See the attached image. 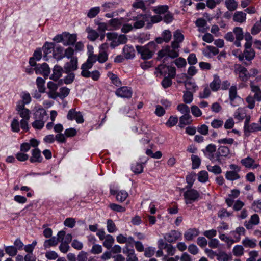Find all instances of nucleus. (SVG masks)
<instances>
[{
    "instance_id": "nucleus-1",
    "label": "nucleus",
    "mask_w": 261,
    "mask_h": 261,
    "mask_svg": "<svg viewBox=\"0 0 261 261\" xmlns=\"http://www.w3.org/2000/svg\"><path fill=\"white\" fill-rule=\"evenodd\" d=\"M18 114L22 118L20 121V125L22 129L28 131L29 129L28 121L30 119V111L24 106L23 102H18L16 106Z\"/></svg>"
},
{
    "instance_id": "nucleus-2",
    "label": "nucleus",
    "mask_w": 261,
    "mask_h": 261,
    "mask_svg": "<svg viewBox=\"0 0 261 261\" xmlns=\"http://www.w3.org/2000/svg\"><path fill=\"white\" fill-rule=\"evenodd\" d=\"M156 46L154 42H151L143 46L137 45L136 48L137 52L141 55V58L143 60H147L152 58L154 53L153 49L155 48Z\"/></svg>"
},
{
    "instance_id": "nucleus-3",
    "label": "nucleus",
    "mask_w": 261,
    "mask_h": 261,
    "mask_svg": "<svg viewBox=\"0 0 261 261\" xmlns=\"http://www.w3.org/2000/svg\"><path fill=\"white\" fill-rule=\"evenodd\" d=\"M35 60H36L32 57L30 59L29 63L31 66H36L34 69L36 73L42 74L45 77H47L50 73V68L48 64L45 63L42 64H37Z\"/></svg>"
},
{
    "instance_id": "nucleus-4",
    "label": "nucleus",
    "mask_w": 261,
    "mask_h": 261,
    "mask_svg": "<svg viewBox=\"0 0 261 261\" xmlns=\"http://www.w3.org/2000/svg\"><path fill=\"white\" fill-rule=\"evenodd\" d=\"M107 37L108 40L112 41L111 46L113 48H115L121 44H125L127 41L126 35L123 34L118 35L117 33L113 32L108 33Z\"/></svg>"
},
{
    "instance_id": "nucleus-5",
    "label": "nucleus",
    "mask_w": 261,
    "mask_h": 261,
    "mask_svg": "<svg viewBox=\"0 0 261 261\" xmlns=\"http://www.w3.org/2000/svg\"><path fill=\"white\" fill-rule=\"evenodd\" d=\"M156 70L159 71L162 75H166L167 73L169 77L173 79L176 75V68L175 67L168 66L165 64H160L156 68Z\"/></svg>"
},
{
    "instance_id": "nucleus-6",
    "label": "nucleus",
    "mask_w": 261,
    "mask_h": 261,
    "mask_svg": "<svg viewBox=\"0 0 261 261\" xmlns=\"http://www.w3.org/2000/svg\"><path fill=\"white\" fill-rule=\"evenodd\" d=\"M251 46L252 45L249 44L244 45L245 49L243 53L238 57L240 61H243L244 58L248 61H251L254 58L255 52Z\"/></svg>"
},
{
    "instance_id": "nucleus-7",
    "label": "nucleus",
    "mask_w": 261,
    "mask_h": 261,
    "mask_svg": "<svg viewBox=\"0 0 261 261\" xmlns=\"http://www.w3.org/2000/svg\"><path fill=\"white\" fill-rule=\"evenodd\" d=\"M38 119L34 121L32 125V126L37 129H42L44 125L45 121H46L47 114L46 111L44 110H41L40 112H37L36 114V116H37L38 114Z\"/></svg>"
},
{
    "instance_id": "nucleus-8",
    "label": "nucleus",
    "mask_w": 261,
    "mask_h": 261,
    "mask_svg": "<svg viewBox=\"0 0 261 261\" xmlns=\"http://www.w3.org/2000/svg\"><path fill=\"white\" fill-rule=\"evenodd\" d=\"M200 196L198 192L194 189H189L185 191L184 193V197L185 200V203L187 204H191L196 201Z\"/></svg>"
},
{
    "instance_id": "nucleus-9",
    "label": "nucleus",
    "mask_w": 261,
    "mask_h": 261,
    "mask_svg": "<svg viewBox=\"0 0 261 261\" xmlns=\"http://www.w3.org/2000/svg\"><path fill=\"white\" fill-rule=\"evenodd\" d=\"M149 15L147 14H140L136 17H133V20L135 21L133 27L135 29H140L145 25V22L148 21Z\"/></svg>"
},
{
    "instance_id": "nucleus-10",
    "label": "nucleus",
    "mask_w": 261,
    "mask_h": 261,
    "mask_svg": "<svg viewBox=\"0 0 261 261\" xmlns=\"http://www.w3.org/2000/svg\"><path fill=\"white\" fill-rule=\"evenodd\" d=\"M230 154L229 148L225 146H220L216 153V161L221 163L222 158H229Z\"/></svg>"
},
{
    "instance_id": "nucleus-11",
    "label": "nucleus",
    "mask_w": 261,
    "mask_h": 261,
    "mask_svg": "<svg viewBox=\"0 0 261 261\" xmlns=\"http://www.w3.org/2000/svg\"><path fill=\"white\" fill-rule=\"evenodd\" d=\"M116 95L122 98H130L132 96L131 89L126 86L118 88L115 91Z\"/></svg>"
},
{
    "instance_id": "nucleus-12",
    "label": "nucleus",
    "mask_w": 261,
    "mask_h": 261,
    "mask_svg": "<svg viewBox=\"0 0 261 261\" xmlns=\"http://www.w3.org/2000/svg\"><path fill=\"white\" fill-rule=\"evenodd\" d=\"M77 58L73 57L70 62H67L64 66V70L65 73H69L75 71L77 69Z\"/></svg>"
},
{
    "instance_id": "nucleus-13",
    "label": "nucleus",
    "mask_w": 261,
    "mask_h": 261,
    "mask_svg": "<svg viewBox=\"0 0 261 261\" xmlns=\"http://www.w3.org/2000/svg\"><path fill=\"white\" fill-rule=\"evenodd\" d=\"M233 33L235 35L236 38L234 44L237 47H241V41L244 38V33L242 28L241 27H235L233 29Z\"/></svg>"
},
{
    "instance_id": "nucleus-14",
    "label": "nucleus",
    "mask_w": 261,
    "mask_h": 261,
    "mask_svg": "<svg viewBox=\"0 0 261 261\" xmlns=\"http://www.w3.org/2000/svg\"><path fill=\"white\" fill-rule=\"evenodd\" d=\"M89 69H81V75L84 77H91L94 81H97L100 77V73L98 70L93 71L92 72L89 71Z\"/></svg>"
},
{
    "instance_id": "nucleus-15",
    "label": "nucleus",
    "mask_w": 261,
    "mask_h": 261,
    "mask_svg": "<svg viewBox=\"0 0 261 261\" xmlns=\"http://www.w3.org/2000/svg\"><path fill=\"white\" fill-rule=\"evenodd\" d=\"M181 237V233L176 230H172L170 232L166 233L164 236V239L169 243L175 242Z\"/></svg>"
},
{
    "instance_id": "nucleus-16",
    "label": "nucleus",
    "mask_w": 261,
    "mask_h": 261,
    "mask_svg": "<svg viewBox=\"0 0 261 261\" xmlns=\"http://www.w3.org/2000/svg\"><path fill=\"white\" fill-rule=\"evenodd\" d=\"M75 114V119L78 123H82L84 122V119L82 114L80 112H76L75 109H71L68 113L67 118L68 120H72V115Z\"/></svg>"
},
{
    "instance_id": "nucleus-17",
    "label": "nucleus",
    "mask_w": 261,
    "mask_h": 261,
    "mask_svg": "<svg viewBox=\"0 0 261 261\" xmlns=\"http://www.w3.org/2000/svg\"><path fill=\"white\" fill-rule=\"evenodd\" d=\"M97 60V57L96 55L90 54L86 62L82 64L81 69H91L92 67L93 64L96 62Z\"/></svg>"
},
{
    "instance_id": "nucleus-18",
    "label": "nucleus",
    "mask_w": 261,
    "mask_h": 261,
    "mask_svg": "<svg viewBox=\"0 0 261 261\" xmlns=\"http://www.w3.org/2000/svg\"><path fill=\"white\" fill-rule=\"evenodd\" d=\"M43 158L41 155V151L38 148H36L32 150V156L30 159L31 163H40Z\"/></svg>"
},
{
    "instance_id": "nucleus-19",
    "label": "nucleus",
    "mask_w": 261,
    "mask_h": 261,
    "mask_svg": "<svg viewBox=\"0 0 261 261\" xmlns=\"http://www.w3.org/2000/svg\"><path fill=\"white\" fill-rule=\"evenodd\" d=\"M64 71L63 68L59 65H55L53 69V73L50 77V79L54 81H57L62 74V73Z\"/></svg>"
},
{
    "instance_id": "nucleus-20",
    "label": "nucleus",
    "mask_w": 261,
    "mask_h": 261,
    "mask_svg": "<svg viewBox=\"0 0 261 261\" xmlns=\"http://www.w3.org/2000/svg\"><path fill=\"white\" fill-rule=\"evenodd\" d=\"M250 87L251 91L254 93L253 97L257 101H261V90L259 86L255 85L253 82H251Z\"/></svg>"
},
{
    "instance_id": "nucleus-21",
    "label": "nucleus",
    "mask_w": 261,
    "mask_h": 261,
    "mask_svg": "<svg viewBox=\"0 0 261 261\" xmlns=\"http://www.w3.org/2000/svg\"><path fill=\"white\" fill-rule=\"evenodd\" d=\"M55 47V43L53 42H45L42 47V49L44 53V59L45 61H48L47 56L52 51V49Z\"/></svg>"
},
{
    "instance_id": "nucleus-22",
    "label": "nucleus",
    "mask_w": 261,
    "mask_h": 261,
    "mask_svg": "<svg viewBox=\"0 0 261 261\" xmlns=\"http://www.w3.org/2000/svg\"><path fill=\"white\" fill-rule=\"evenodd\" d=\"M244 133L246 136H248L250 133L261 130V126L257 123H252L249 124L244 129Z\"/></svg>"
},
{
    "instance_id": "nucleus-23",
    "label": "nucleus",
    "mask_w": 261,
    "mask_h": 261,
    "mask_svg": "<svg viewBox=\"0 0 261 261\" xmlns=\"http://www.w3.org/2000/svg\"><path fill=\"white\" fill-rule=\"evenodd\" d=\"M192 122L191 116L190 114L183 115L179 118V123L178 126L182 128L185 125H189Z\"/></svg>"
},
{
    "instance_id": "nucleus-24",
    "label": "nucleus",
    "mask_w": 261,
    "mask_h": 261,
    "mask_svg": "<svg viewBox=\"0 0 261 261\" xmlns=\"http://www.w3.org/2000/svg\"><path fill=\"white\" fill-rule=\"evenodd\" d=\"M221 80L217 75H214L213 81L210 83V87L212 91H217L220 87Z\"/></svg>"
},
{
    "instance_id": "nucleus-25",
    "label": "nucleus",
    "mask_w": 261,
    "mask_h": 261,
    "mask_svg": "<svg viewBox=\"0 0 261 261\" xmlns=\"http://www.w3.org/2000/svg\"><path fill=\"white\" fill-rule=\"evenodd\" d=\"M65 41L63 44L65 46L71 45L76 41V36L75 34H65Z\"/></svg>"
},
{
    "instance_id": "nucleus-26",
    "label": "nucleus",
    "mask_w": 261,
    "mask_h": 261,
    "mask_svg": "<svg viewBox=\"0 0 261 261\" xmlns=\"http://www.w3.org/2000/svg\"><path fill=\"white\" fill-rule=\"evenodd\" d=\"M53 56L57 60H60L65 57L64 48L62 47H54Z\"/></svg>"
},
{
    "instance_id": "nucleus-27",
    "label": "nucleus",
    "mask_w": 261,
    "mask_h": 261,
    "mask_svg": "<svg viewBox=\"0 0 261 261\" xmlns=\"http://www.w3.org/2000/svg\"><path fill=\"white\" fill-rule=\"evenodd\" d=\"M123 53L127 59L133 58L135 56V50L133 47L128 45L124 46Z\"/></svg>"
},
{
    "instance_id": "nucleus-28",
    "label": "nucleus",
    "mask_w": 261,
    "mask_h": 261,
    "mask_svg": "<svg viewBox=\"0 0 261 261\" xmlns=\"http://www.w3.org/2000/svg\"><path fill=\"white\" fill-rule=\"evenodd\" d=\"M86 31L88 33L87 38L90 41H95L99 36L98 33L89 27L86 28Z\"/></svg>"
},
{
    "instance_id": "nucleus-29",
    "label": "nucleus",
    "mask_w": 261,
    "mask_h": 261,
    "mask_svg": "<svg viewBox=\"0 0 261 261\" xmlns=\"http://www.w3.org/2000/svg\"><path fill=\"white\" fill-rule=\"evenodd\" d=\"M246 14L243 12L237 11L233 15V19L234 21L242 23L246 20Z\"/></svg>"
},
{
    "instance_id": "nucleus-30",
    "label": "nucleus",
    "mask_w": 261,
    "mask_h": 261,
    "mask_svg": "<svg viewBox=\"0 0 261 261\" xmlns=\"http://www.w3.org/2000/svg\"><path fill=\"white\" fill-rule=\"evenodd\" d=\"M169 7L167 5H159L152 8V11L157 14H163L168 11Z\"/></svg>"
},
{
    "instance_id": "nucleus-31",
    "label": "nucleus",
    "mask_w": 261,
    "mask_h": 261,
    "mask_svg": "<svg viewBox=\"0 0 261 261\" xmlns=\"http://www.w3.org/2000/svg\"><path fill=\"white\" fill-rule=\"evenodd\" d=\"M68 75L64 78V79H61L59 82V85H61L63 83V81L64 83L66 84H69L72 83L75 78V74L70 72L69 73H67Z\"/></svg>"
},
{
    "instance_id": "nucleus-32",
    "label": "nucleus",
    "mask_w": 261,
    "mask_h": 261,
    "mask_svg": "<svg viewBox=\"0 0 261 261\" xmlns=\"http://www.w3.org/2000/svg\"><path fill=\"white\" fill-rule=\"evenodd\" d=\"M59 242V239H57V238L55 237H53L50 239L45 241L44 246L45 248H49L50 246H56Z\"/></svg>"
},
{
    "instance_id": "nucleus-33",
    "label": "nucleus",
    "mask_w": 261,
    "mask_h": 261,
    "mask_svg": "<svg viewBox=\"0 0 261 261\" xmlns=\"http://www.w3.org/2000/svg\"><path fill=\"white\" fill-rule=\"evenodd\" d=\"M206 48L208 51L203 50V54L205 56L211 57L212 53L214 55H216L219 53V50L216 47L213 46H207Z\"/></svg>"
},
{
    "instance_id": "nucleus-34",
    "label": "nucleus",
    "mask_w": 261,
    "mask_h": 261,
    "mask_svg": "<svg viewBox=\"0 0 261 261\" xmlns=\"http://www.w3.org/2000/svg\"><path fill=\"white\" fill-rule=\"evenodd\" d=\"M197 235V231L195 229H189L184 234L186 240H192L193 238Z\"/></svg>"
},
{
    "instance_id": "nucleus-35",
    "label": "nucleus",
    "mask_w": 261,
    "mask_h": 261,
    "mask_svg": "<svg viewBox=\"0 0 261 261\" xmlns=\"http://www.w3.org/2000/svg\"><path fill=\"white\" fill-rule=\"evenodd\" d=\"M245 114L244 109L239 108L236 111L233 116L236 119L239 121H242L244 119Z\"/></svg>"
},
{
    "instance_id": "nucleus-36",
    "label": "nucleus",
    "mask_w": 261,
    "mask_h": 261,
    "mask_svg": "<svg viewBox=\"0 0 261 261\" xmlns=\"http://www.w3.org/2000/svg\"><path fill=\"white\" fill-rule=\"evenodd\" d=\"M225 177L228 180L233 181L239 179L240 176L238 174V172L236 171H229L226 172Z\"/></svg>"
},
{
    "instance_id": "nucleus-37",
    "label": "nucleus",
    "mask_w": 261,
    "mask_h": 261,
    "mask_svg": "<svg viewBox=\"0 0 261 261\" xmlns=\"http://www.w3.org/2000/svg\"><path fill=\"white\" fill-rule=\"evenodd\" d=\"M254 160L249 156L241 160V163L242 165L247 168L252 167L253 164L254 163Z\"/></svg>"
},
{
    "instance_id": "nucleus-38",
    "label": "nucleus",
    "mask_w": 261,
    "mask_h": 261,
    "mask_svg": "<svg viewBox=\"0 0 261 261\" xmlns=\"http://www.w3.org/2000/svg\"><path fill=\"white\" fill-rule=\"evenodd\" d=\"M114 242V239L112 236L108 234L106 237V239L103 243V245L108 249H110L112 247Z\"/></svg>"
},
{
    "instance_id": "nucleus-39",
    "label": "nucleus",
    "mask_w": 261,
    "mask_h": 261,
    "mask_svg": "<svg viewBox=\"0 0 261 261\" xmlns=\"http://www.w3.org/2000/svg\"><path fill=\"white\" fill-rule=\"evenodd\" d=\"M248 70L245 67H242L240 69L239 73V76L240 80L243 82H246L249 79L248 76Z\"/></svg>"
},
{
    "instance_id": "nucleus-40",
    "label": "nucleus",
    "mask_w": 261,
    "mask_h": 261,
    "mask_svg": "<svg viewBox=\"0 0 261 261\" xmlns=\"http://www.w3.org/2000/svg\"><path fill=\"white\" fill-rule=\"evenodd\" d=\"M225 5L227 9L230 11H234L238 6L237 2L234 0H226Z\"/></svg>"
},
{
    "instance_id": "nucleus-41",
    "label": "nucleus",
    "mask_w": 261,
    "mask_h": 261,
    "mask_svg": "<svg viewBox=\"0 0 261 261\" xmlns=\"http://www.w3.org/2000/svg\"><path fill=\"white\" fill-rule=\"evenodd\" d=\"M191 160L192 162V168L193 169H197L200 166L201 164V160L197 155L193 154L192 155Z\"/></svg>"
},
{
    "instance_id": "nucleus-42",
    "label": "nucleus",
    "mask_w": 261,
    "mask_h": 261,
    "mask_svg": "<svg viewBox=\"0 0 261 261\" xmlns=\"http://www.w3.org/2000/svg\"><path fill=\"white\" fill-rule=\"evenodd\" d=\"M184 83L185 88L187 90V91L194 92L196 91V88H197L195 83L188 81H185Z\"/></svg>"
},
{
    "instance_id": "nucleus-43",
    "label": "nucleus",
    "mask_w": 261,
    "mask_h": 261,
    "mask_svg": "<svg viewBox=\"0 0 261 261\" xmlns=\"http://www.w3.org/2000/svg\"><path fill=\"white\" fill-rule=\"evenodd\" d=\"M197 73V70L196 69L194 66H190L188 70V74L186 73H182L181 75L182 78H185L187 80L190 78V77L193 76Z\"/></svg>"
},
{
    "instance_id": "nucleus-44",
    "label": "nucleus",
    "mask_w": 261,
    "mask_h": 261,
    "mask_svg": "<svg viewBox=\"0 0 261 261\" xmlns=\"http://www.w3.org/2000/svg\"><path fill=\"white\" fill-rule=\"evenodd\" d=\"M45 81L41 77H38L36 80V84L38 88L39 92L43 93L45 91L44 86Z\"/></svg>"
},
{
    "instance_id": "nucleus-45",
    "label": "nucleus",
    "mask_w": 261,
    "mask_h": 261,
    "mask_svg": "<svg viewBox=\"0 0 261 261\" xmlns=\"http://www.w3.org/2000/svg\"><path fill=\"white\" fill-rule=\"evenodd\" d=\"M128 194L125 191H120L117 194L116 199L117 201L122 202L125 200Z\"/></svg>"
},
{
    "instance_id": "nucleus-46",
    "label": "nucleus",
    "mask_w": 261,
    "mask_h": 261,
    "mask_svg": "<svg viewBox=\"0 0 261 261\" xmlns=\"http://www.w3.org/2000/svg\"><path fill=\"white\" fill-rule=\"evenodd\" d=\"M206 167L208 171L211 172L215 174H219L222 173V169L218 165H215L213 166L207 165Z\"/></svg>"
},
{
    "instance_id": "nucleus-47",
    "label": "nucleus",
    "mask_w": 261,
    "mask_h": 261,
    "mask_svg": "<svg viewBox=\"0 0 261 261\" xmlns=\"http://www.w3.org/2000/svg\"><path fill=\"white\" fill-rule=\"evenodd\" d=\"M5 250L6 253L11 256H14L17 253V249L14 246H7L5 247Z\"/></svg>"
},
{
    "instance_id": "nucleus-48",
    "label": "nucleus",
    "mask_w": 261,
    "mask_h": 261,
    "mask_svg": "<svg viewBox=\"0 0 261 261\" xmlns=\"http://www.w3.org/2000/svg\"><path fill=\"white\" fill-rule=\"evenodd\" d=\"M166 50L167 56L171 58H175L179 56L178 52L174 49H171L170 47L167 46L166 47Z\"/></svg>"
},
{
    "instance_id": "nucleus-49",
    "label": "nucleus",
    "mask_w": 261,
    "mask_h": 261,
    "mask_svg": "<svg viewBox=\"0 0 261 261\" xmlns=\"http://www.w3.org/2000/svg\"><path fill=\"white\" fill-rule=\"evenodd\" d=\"M70 91V90L66 87L61 88L59 92V97L63 99L69 95Z\"/></svg>"
},
{
    "instance_id": "nucleus-50",
    "label": "nucleus",
    "mask_w": 261,
    "mask_h": 261,
    "mask_svg": "<svg viewBox=\"0 0 261 261\" xmlns=\"http://www.w3.org/2000/svg\"><path fill=\"white\" fill-rule=\"evenodd\" d=\"M132 170L135 174L141 173L143 171V167L142 164L136 163L132 166Z\"/></svg>"
},
{
    "instance_id": "nucleus-51",
    "label": "nucleus",
    "mask_w": 261,
    "mask_h": 261,
    "mask_svg": "<svg viewBox=\"0 0 261 261\" xmlns=\"http://www.w3.org/2000/svg\"><path fill=\"white\" fill-rule=\"evenodd\" d=\"M184 101L186 103H190L193 100V94L191 91L184 92L183 95Z\"/></svg>"
},
{
    "instance_id": "nucleus-52",
    "label": "nucleus",
    "mask_w": 261,
    "mask_h": 261,
    "mask_svg": "<svg viewBox=\"0 0 261 261\" xmlns=\"http://www.w3.org/2000/svg\"><path fill=\"white\" fill-rule=\"evenodd\" d=\"M99 11L100 8L99 7L92 8L89 10L87 16L90 18H94L99 13Z\"/></svg>"
},
{
    "instance_id": "nucleus-53",
    "label": "nucleus",
    "mask_w": 261,
    "mask_h": 261,
    "mask_svg": "<svg viewBox=\"0 0 261 261\" xmlns=\"http://www.w3.org/2000/svg\"><path fill=\"white\" fill-rule=\"evenodd\" d=\"M198 179L201 182H205L208 180V173L206 171H201L198 174Z\"/></svg>"
},
{
    "instance_id": "nucleus-54",
    "label": "nucleus",
    "mask_w": 261,
    "mask_h": 261,
    "mask_svg": "<svg viewBox=\"0 0 261 261\" xmlns=\"http://www.w3.org/2000/svg\"><path fill=\"white\" fill-rule=\"evenodd\" d=\"M11 128L14 132H18L20 130V124L18 118H14L11 124Z\"/></svg>"
},
{
    "instance_id": "nucleus-55",
    "label": "nucleus",
    "mask_w": 261,
    "mask_h": 261,
    "mask_svg": "<svg viewBox=\"0 0 261 261\" xmlns=\"http://www.w3.org/2000/svg\"><path fill=\"white\" fill-rule=\"evenodd\" d=\"M177 109L183 115L190 114V109L188 106L185 104H179L177 107Z\"/></svg>"
},
{
    "instance_id": "nucleus-56",
    "label": "nucleus",
    "mask_w": 261,
    "mask_h": 261,
    "mask_svg": "<svg viewBox=\"0 0 261 261\" xmlns=\"http://www.w3.org/2000/svg\"><path fill=\"white\" fill-rule=\"evenodd\" d=\"M109 206L113 211L118 212H124L126 210L125 207H123L115 203H111Z\"/></svg>"
},
{
    "instance_id": "nucleus-57",
    "label": "nucleus",
    "mask_w": 261,
    "mask_h": 261,
    "mask_svg": "<svg viewBox=\"0 0 261 261\" xmlns=\"http://www.w3.org/2000/svg\"><path fill=\"white\" fill-rule=\"evenodd\" d=\"M229 96L231 102L237 97V88L236 86H232L229 89Z\"/></svg>"
},
{
    "instance_id": "nucleus-58",
    "label": "nucleus",
    "mask_w": 261,
    "mask_h": 261,
    "mask_svg": "<svg viewBox=\"0 0 261 261\" xmlns=\"http://www.w3.org/2000/svg\"><path fill=\"white\" fill-rule=\"evenodd\" d=\"M255 98L249 95L246 98V101L248 103L247 107L250 109H252L255 106Z\"/></svg>"
},
{
    "instance_id": "nucleus-59",
    "label": "nucleus",
    "mask_w": 261,
    "mask_h": 261,
    "mask_svg": "<svg viewBox=\"0 0 261 261\" xmlns=\"http://www.w3.org/2000/svg\"><path fill=\"white\" fill-rule=\"evenodd\" d=\"M75 223L76 221L75 219L73 218H67L64 222V224L65 226L71 228L74 227Z\"/></svg>"
},
{
    "instance_id": "nucleus-60",
    "label": "nucleus",
    "mask_w": 261,
    "mask_h": 261,
    "mask_svg": "<svg viewBox=\"0 0 261 261\" xmlns=\"http://www.w3.org/2000/svg\"><path fill=\"white\" fill-rule=\"evenodd\" d=\"M202 151L205 155H207V153H214L216 151V146L214 144H210Z\"/></svg>"
},
{
    "instance_id": "nucleus-61",
    "label": "nucleus",
    "mask_w": 261,
    "mask_h": 261,
    "mask_svg": "<svg viewBox=\"0 0 261 261\" xmlns=\"http://www.w3.org/2000/svg\"><path fill=\"white\" fill-rule=\"evenodd\" d=\"M107 229L110 233H113L116 230V225L113 221L111 219L108 220Z\"/></svg>"
},
{
    "instance_id": "nucleus-62",
    "label": "nucleus",
    "mask_w": 261,
    "mask_h": 261,
    "mask_svg": "<svg viewBox=\"0 0 261 261\" xmlns=\"http://www.w3.org/2000/svg\"><path fill=\"white\" fill-rule=\"evenodd\" d=\"M242 244L245 247L250 248H254L256 245L255 241L250 240L247 238L243 241Z\"/></svg>"
},
{
    "instance_id": "nucleus-63",
    "label": "nucleus",
    "mask_w": 261,
    "mask_h": 261,
    "mask_svg": "<svg viewBox=\"0 0 261 261\" xmlns=\"http://www.w3.org/2000/svg\"><path fill=\"white\" fill-rule=\"evenodd\" d=\"M162 37L164 39V41L165 42H168L171 39V32L168 30H165L162 34Z\"/></svg>"
},
{
    "instance_id": "nucleus-64",
    "label": "nucleus",
    "mask_w": 261,
    "mask_h": 261,
    "mask_svg": "<svg viewBox=\"0 0 261 261\" xmlns=\"http://www.w3.org/2000/svg\"><path fill=\"white\" fill-rule=\"evenodd\" d=\"M261 31V24L258 21L256 22L251 30V33L252 35H256Z\"/></svg>"
}]
</instances>
